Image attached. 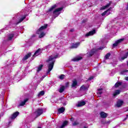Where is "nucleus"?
I'll use <instances>...</instances> for the list:
<instances>
[{"label": "nucleus", "mask_w": 128, "mask_h": 128, "mask_svg": "<svg viewBox=\"0 0 128 128\" xmlns=\"http://www.w3.org/2000/svg\"><path fill=\"white\" fill-rule=\"evenodd\" d=\"M62 100V98H59V100Z\"/></svg>", "instance_id": "nucleus-52"}, {"label": "nucleus", "mask_w": 128, "mask_h": 128, "mask_svg": "<svg viewBox=\"0 0 128 128\" xmlns=\"http://www.w3.org/2000/svg\"><path fill=\"white\" fill-rule=\"evenodd\" d=\"M110 4H112V1H110V2H109V3L108 4L106 5L102 6V7L100 8V10H106V8L110 7Z\"/></svg>", "instance_id": "nucleus-10"}, {"label": "nucleus", "mask_w": 128, "mask_h": 128, "mask_svg": "<svg viewBox=\"0 0 128 128\" xmlns=\"http://www.w3.org/2000/svg\"><path fill=\"white\" fill-rule=\"evenodd\" d=\"M96 34V30H93L92 31H90L86 34L85 36H94Z\"/></svg>", "instance_id": "nucleus-7"}, {"label": "nucleus", "mask_w": 128, "mask_h": 128, "mask_svg": "<svg viewBox=\"0 0 128 128\" xmlns=\"http://www.w3.org/2000/svg\"><path fill=\"white\" fill-rule=\"evenodd\" d=\"M128 57L126 56H125V55H124V56L121 58V60H126V58H127Z\"/></svg>", "instance_id": "nucleus-36"}, {"label": "nucleus", "mask_w": 128, "mask_h": 128, "mask_svg": "<svg viewBox=\"0 0 128 128\" xmlns=\"http://www.w3.org/2000/svg\"><path fill=\"white\" fill-rule=\"evenodd\" d=\"M76 86H78V81H76V80H74L72 81V88H74Z\"/></svg>", "instance_id": "nucleus-23"}, {"label": "nucleus", "mask_w": 128, "mask_h": 128, "mask_svg": "<svg viewBox=\"0 0 128 128\" xmlns=\"http://www.w3.org/2000/svg\"><path fill=\"white\" fill-rule=\"evenodd\" d=\"M63 106H66V102L63 103Z\"/></svg>", "instance_id": "nucleus-49"}, {"label": "nucleus", "mask_w": 128, "mask_h": 128, "mask_svg": "<svg viewBox=\"0 0 128 128\" xmlns=\"http://www.w3.org/2000/svg\"><path fill=\"white\" fill-rule=\"evenodd\" d=\"M98 94H102V92H98Z\"/></svg>", "instance_id": "nucleus-46"}, {"label": "nucleus", "mask_w": 128, "mask_h": 128, "mask_svg": "<svg viewBox=\"0 0 128 128\" xmlns=\"http://www.w3.org/2000/svg\"><path fill=\"white\" fill-rule=\"evenodd\" d=\"M44 36H46V34L44 32H42L38 36V38H44Z\"/></svg>", "instance_id": "nucleus-28"}, {"label": "nucleus", "mask_w": 128, "mask_h": 128, "mask_svg": "<svg viewBox=\"0 0 128 128\" xmlns=\"http://www.w3.org/2000/svg\"><path fill=\"white\" fill-rule=\"evenodd\" d=\"M122 82H116L115 84H114V86L115 88H118V86H122Z\"/></svg>", "instance_id": "nucleus-26"}, {"label": "nucleus", "mask_w": 128, "mask_h": 128, "mask_svg": "<svg viewBox=\"0 0 128 128\" xmlns=\"http://www.w3.org/2000/svg\"><path fill=\"white\" fill-rule=\"evenodd\" d=\"M84 22H86V20H83L82 21V24H84Z\"/></svg>", "instance_id": "nucleus-40"}, {"label": "nucleus", "mask_w": 128, "mask_h": 128, "mask_svg": "<svg viewBox=\"0 0 128 128\" xmlns=\"http://www.w3.org/2000/svg\"><path fill=\"white\" fill-rule=\"evenodd\" d=\"M93 78L92 77H90L88 80H92Z\"/></svg>", "instance_id": "nucleus-43"}, {"label": "nucleus", "mask_w": 128, "mask_h": 128, "mask_svg": "<svg viewBox=\"0 0 128 128\" xmlns=\"http://www.w3.org/2000/svg\"><path fill=\"white\" fill-rule=\"evenodd\" d=\"M54 61H52L48 65V70L46 72L48 74H50V72H52V70L54 68Z\"/></svg>", "instance_id": "nucleus-1"}, {"label": "nucleus", "mask_w": 128, "mask_h": 128, "mask_svg": "<svg viewBox=\"0 0 128 128\" xmlns=\"http://www.w3.org/2000/svg\"><path fill=\"white\" fill-rule=\"evenodd\" d=\"M128 70H124L121 71L120 74H123V76H126V72H128Z\"/></svg>", "instance_id": "nucleus-30"}, {"label": "nucleus", "mask_w": 128, "mask_h": 128, "mask_svg": "<svg viewBox=\"0 0 128 128\" xmlns=\"http://www.w3.org/2000/svg\"><path fill=\"white\" fill-rule=\"evenodd\" d=\"M94 54V52L92 51L89 54V56H92Z\"/></svg>", "instance_id": "nucleus-34"}, {"label": "nucleus", "mask_w": 128, "mask_h": 128, "mask_svg": "<svg viewBox=\"0 0 128 128\" xmlns=\"http://www.w3.org/2000/svg\"><path fill=\"white\" fill-rule=\"evenodd\" d=\"M84 128H88V127L84 126Z\"/></svg>", "instance_id": "nucleus-54"}, {"label": "nucleus", "mask_w": 128, "mask_h": 128, "mask_svg": "<svg viewBox=\"0 0 128 128\" xmlns=\"http://www.w3.org/2000/svg\"><path fill=\"white\" fill-rule=\"evenodd\" d=\"M86 102L84 101H82L78 103L77 106H78V108H80V106H84Z\"/></svg>", "instance_id": "nucleus-18"}, {"label": "nucleus", "mask_w": 128, "mask_h": 128, "mask_svg": "<svg viewBox=\"0 0 128 128\" xmlns=\"http://www.w3.org/2000/svg\"><path fill=\"white\" fill-rule=\"evenodd\" d=\"M127 6H128V4Z\"/></svg>", "instance_id": "nucleus-57"}, {"label": "nucleus", "mask_w": 128, "mask_h": 128, "mask_svg": "<svg viewBox=\"0 0 128 128\" xmlns=\"http://www.w3.org/2000/svg\"><path fill=\"white\" fill-rule=\"evenodd\" d=\"M78 122H74L73 124H72V126H78Z\"/></svg>", "instance_id": "nucleus-37"}, {"label": "nucleus", "mask_w": 128, "mask_h": 128, "mask_svg": "<svg viewBox=\"0 0 128 128\" xmlns=\"http://www.w3.org/2000/svg\"><path fill=\"white\" fill-rule=\"evenodd\" d=\"M74 29H71L70 30V32H74Z\"/></svg>", "instance_id": "nucleus-48"}, {"label": "nucleus", "mask_w": 128, "mask_h": 128, "mask_svg": "<svg viewBox=\"0 0 128 128\" xmlns=\"http://www.w3.org/2000/svg\"><path fill=\"white\" fill-rule=\"evenodd\" d=\"M110 56V53H108L107 54H106L104 58L106 60H108Z\"/></svg>", "instance_id": "nucleus-29"}, {"label": "nucleus", "mask_w": 128, "mask_h": 128, "mask_svg": "<svg viewBox=\"0 0 128 128\" xmlns=\"http://www.w3.org/2000/svg\"><path fill=\"white\" fill-rule=\"evenodd\" d=\"M18 114H20V112H18V111L14 112L12 115L11 117L10 118V120H14V118H16V116H18Z\"/></svg>", "instance_id": "nucleus-6"}, {"label": "nucleus", "mask_w": 128, "mask_h": 128, "mask_svg": "<svg viewBox=\"0 0 128 128\" xmlns=\"http://www.w3.org/2000/svg\"><path fill=\"white\" fill-rule=\"evenodd\" d=\"M38 128H42V127H38Z\"/></svg>", "instance_id": "nucleus-56"}, {"label": "nucleus", "mask_w": 128, "mask_h": 128, "mask_svg": "<svg viewBox=\"0 0 128 128\" xmlns=\"http://www.w3.org/2000/svg\"><path fill=\"white\" fill-rule=\"evenodd\" d=\"M32 53L30 52L26 54L22 59V60H26L29 58H30Z\"/></svg>", "instance_id": "nucleus-11"}, {"label": "nucleus", "mask_w": 128, "mask_h": 128, "mask_svg": "<svg viewBox=\"0 0 128 128\" xmlns=\"http://www.w3.org/2000/svg\"><path fill=\"white\" fill-rule=\"evenodd\" d=\"M62 10H64V7H61V8H56L53 12V14H56V16H60V13H58V14H56V13L58 12H62Z\"/></svg>", "instance_id": "nucleus-4"}, {"label": "nucleus", "mask_w": 128, "mask_h": 128, "mask_svg": "<svg viewBox=\"0 0 128 128\" xmlns=\"http://www.w3.org/2000/svg\"><path fill=\"white\" fill-rule=\"evenodd\" d=\"M26 16H28V14L24 15L22 18H20L19 20V21L18 22H17L15 24L16 26H18V24L22 22V20H24L26 18Z\"/></svg>", "instance_id": "nucleus-8"}, {"label": "nucleus", "mask_w": 128, "mask_h": 128, "mask_svg": "<svg viewBox=\"0 0 128 128\" xmlns=\"http://www.w3.org/2000/svg\"><path fill=\"white\" fill-rule=\"evenodd\" d=\"M82 60V57H76L75 58H74L72 60L73 62H78L79 60Z\"/></svg>", "instance_id": "nucleus-22"}, {"label": "nucleus", "mask_w": 128, "mask_h": 128, "mask_svg": "<svg viewBox=\"0 0 128 128\" xmlns=\"http://www.w3.org/2000/svg\"><path fill=\"white\" fill-rule=\"evenodd\" d=\"M98 91L100 92V90H102V88H98Z\"/></svg>", "instance_id": "nucleus-44"}, {"label": "nucleus", "mask_w": 128, "mask_h": 128, "mask_svg": "<svg viewBox=\"0 0 128 128\" xmlns=\"http://www.w3.org/2000/svg\"><path fill=\"white\" fill-rule=\"evenodd\" d=\"M69 84H70V82H66V88H68V86Z\"/></svg>", "instance_id": "nucleus-38"}, {"label": "nucleus", "mask_w": 128, "mask_h": 128, "mask_svg": "<svg viewBox=\"0 0 128 128\" xmlns=\"http://www.w3.org/2000/svg\"><path fill=\"white\" fill-rule=\"evenodd\" d=\"M70 120H71L72 122H74V118H71Z\"/></svg>", "instance_id": "nucleus-39"}, {"label": "nucleus", "mask_w": 128, "mask_h": 128, "mask_svg": "<svg viewBox=\"0 0 128 128\" xmlns=\"http://www.w3.org/2000/svg\"><path fill=\"white\" fill-rule=\"evenodd\" d=\"M28 99L26 98L25 100H24V101L22 102L20 104L18 105V106H24V104H26V102H28Z\"/></svg>", "instance_id": "nucleus-16"}, {"label": "nucleus", "mask_w": 128, "mask_h": 128, "mask_svg": "<svg viewBox=\"0 0 128 128\" xmlns=\"http://www.w3.org/2000/svg\"><path fill=\"white\" fill-rule=\"evenodd\" d=\"M100 117L102 118H106L108 117V114L104 112H102L100 113Z\"/></svg>", "instance_id": "nucleus-12"}, {"label": "nucleus", "mask_w": 128, "mask_h": 128, "mask_svg": "<svg viewBox=\"0 0 128 128\" xmlns=\"http://www.w3.org/2000/svg\"><path fill=\"white\" fill-rule=\"evenodd\" d=\"M68 120H65L63 122L62 125L59 127V128H64L68 126Z\"/></svg>", "instance_id": "nucleus-13"}, {"label": "nucleus", "mask_w": 128, "mask_h": 128, "mask_svg": "<svg viewBox=\"0 0 128 128\" xmlns=\"http://www.w3.org/2000/svg\"><path fill=\"white\" fill-rule=\"evenodd\" d=\"M126 118H128V114H126Z\"/></svg>", "instance_id": "nucleus-53"}, {"label": "nucleus", "mask_w": 128, "mask_h": 128, "mask_svg": "<svg viewBox=\"0 0 128 128\" xmlns=\"http://www.w3.org/2000/svg\"><path fill=\"white\" fill-rule=\"evenodd\" d=\"M110 10H112V8H108L107 10H108V12H110Z\"/></svg>", "instance_id": "nucleus-42"}, {"label": "nucleus", "mask_w": 128, "mask_h": 128, "mask_svg": "<svg viewBox=\"0 0 128 128\" xmlns=\"http://www.w3.org/2000/svg\"><path fill=\"white\" fill-rule=\"evenodd\" d=\"M124 40V38H120L115 42L114 44H113L112 46L114 48H116V46H118Z\"/></svg>", "instance_id": "nucleus-5"}, {"label": "nucleus", "mask_w": 128, "mask_h": 128, "mask_svg": "<svg viewBox=\"0 0 128 128\" xmlns=\"http://www.w3.org/2000/svg\"><path fill=\"white\" fill-rule=\"evenodd\" d=\"M48 28V24H45L44 26H42L38 30H37L36 34H40L42 30H46Z\"/></svg>", "instance_id": "nucleus-3"}, {"label": "nucleus", "mask_w": 128, "mask_h": 128, "mask_svg": "<svg viewBox=\"0 0 128 128\" xmlns=\"http://www.w3.org/2000/svg\"><path fill=\"white\" fill-rule=\"evenodd\" d=\"M110 121L105 122V124H110Z\"/></svg>", "instance_id": "nucleus-47"}, {"label": "nucleus", "mask_w": 128, "mask_h": 128, "mask_svg": "<svg viewBox=\"0 0 128 128\" xmlns=\"http://www.w3.org/2000/svg\"><path fill=\"white\" fill-rule=\"evenodd\" d=\"M127 118H124V120H126Z\"/></svg>", "instance_id": "nucleus-50"}, {"label": "nucleus", "mask_w": 128, "mask_h": 128, "mask_svg": "<svg viewBox=\"0 0 128 128\" xmlns=\"http://www.w3.org/2000/svg\"><path fill=\"white\" fill-rule=\"evenodd\" d=\"M124 56H126V57L128 58V52L126 53V54H124Z\"/></svg>", "instance_id": "nucleus-41"}, {"label": "nucleus", "mask_w": 128, "mask_h": 128, "mask_svg": "<svg viewBox=\"0 0 128 128\" xmlns=\"http://www.w3.org/2000/svg\"><path fill=\"white\" fill-rule=\"evenodd\" d=\"M42 68H44L43 64L39 65L38 66V69L36 70L37 72H40V70H42Z\"/></svg>", "instance_id": "nucleus-21"}, {"label": "nucleus", "mask_w": 128, "mask_h": 128, "mask_svg": "<svg viewBox=\"0 0 128 128\" xmlns=\"http://www.w3.org/2000/svg\"><path fill=\"white\" fill-rule=\"evenodd\" d=\"M66 110V108L64 107H62L58 109V112H59V114H62Z\"/></svg>", "instance_id": "nucleus-25"}, {"label": "nucleus", "mask_w": 128, "mask_h": 128, "mask_svg": "<svg viewBox=\"0 0 128 128\" xmlns=\"http://www.w3.org/2000/svg\"><path fill=\"white\" fill-rule=\"evenodd\" d=\"M80 44V42H78L76 44H73L71 46L72 48H78V46Z\"/></svg>", "instance_id": "nucleus-14"}, {"label": "nucleus", "mask_w": 128, "mask_h": 128, "mask_svg": "<svg viewBox=\"0 0 128 128\" xmlns=\"http://www.w3.org/2000/svg\"><path fill=\"white\" fill-rule=\"evenodd\" d=\"M98 50H102V47H100L98 48Z\"/></svg>", "instance_id": "nucleus-51"}, {"label": "nucleus", "mask_w": 128, "mask_h": 128, "mask_svg": "<svg viewBox=\"0 0 128 128\" xmlns=\"http://www.w3.org/2000/svg\"><path fill=\"white\" fill-rule=\"evenodd\" d=\"M120 94V90H116V91L113 94V96H116Z\"/></svg>", "instance_id": "nucleus-19"}, {"label": "nucleus", "mask_w": 128, "mask_h": 128, "mask_svg": "<svg viewBox=\"0 0 128 128\" xmlns=\"http://www.w3.org/2000/svg\"><path fill=\"white\" fill-rule=\"evenodd\" d=\"M54 58H50L48 60H46V62H52Z\"/></svg>", "instance_id": "nucleus-31"}, {"label": "nucleus", "mask_w": 128, "mask_h": 128, "mask_svg": "<svg viewBox=\"0 0 128 128\" xmlns=\"http://www.w3.org/2000/svg\"><path fill=\"white\" fill-rule=\"evenodd\" d=\"M44 90L40 92L38 94V96H44Z\"/></svg>", "instance_id": "nucleus-32"}, {"label": "nucleus", "mask_w": 128, "mask_h": 128, "mask_svg": "<svg viewBox=\"0 0 128 128\" xmlns=\"http://www.w3.org/2000/svg\"><path fill=\"white\" fill-rule=\"evenodd\" d=\"M14 36V34H10L8 36V40H12Z\"/></svg>", "instance_id": "nucleus-27"}, {"label": "nucleus", "mask_w": 128, "mask_h": 128, "mask_svg": "<svg viewBox=\"0 0 128 128\" xmlns=\"http://www.w3.org/2000/svg\"><path fill=\"white\" fill-rule=\"evenodd\" d=\"M125 80H128V76H126L125 78Z\"/></svg>", "instance_id": "nucleus-45"}, {"label": "nucleus", "mask_w": 128, "mask_h": 128, "mask_svg": "<svg viewBox=\"0 0 128 128\" xmlns=\"http://www.w3.org/2000/svg\"><path fill=\"white\" fill-rule=\"evenodd\" d=\"M58 5H56V4H55L53 6H51V8L48 10L47 12H52V10H54V8H57Z\"/></svg>", "instance_id": "nucleus-9"}, {"label": "nucleus", "mask_w": 128, "mask_h": 128, "mask_svg": "<svg viewBox=\"0 0 128 128\" xmlns=\"http://www.w3.org/2000/svg\"><path fill=\"white\" fill-rule=\"evenodd\" d=\"M40 48H38V50H36L35 52L34 53V54L32 56H39V54H40Z\"/></svg>", "instance_id": "nucleus-15"}, {"label": "nucleus", "mask_w": 128, "mask_h": 128, "mask_svg": "<svg viewBox=\"0 0 128 128\" xmlns=\"http://www.w3.org/2000/svg\"><path fill=\"white\" fill-rule=\"evenodd\" d=\"M124 104V101L122 100H120L117 102L116 106L118 108H120L122 106V104Z\"/></svg>", "instance_id": "nucleus-17"}, {"label": "nucleus", "mask_w": 128, "mask_h": 128, "mask_svg": "<svg viewBox=\"0 0 128 128\" xmlns=\"http://www.w3.org/2000/svg\"><path fill=\"white\" fill-rule=\"evenodd\" d=\"M59 78L60 80H64V75L62 74L60 75V76H59Z\"/></svg>", "instance_id": "nucleus-33"}, {"label": "nucleus", "mask_w": 128, "mask_h": 128, "mask_svg": "<svg viewBox=\"0 0 128 128\" xmlns=\"http://www.w3.org/2000/svg\"><path fill=\"white\" fill-rule=\"evenodd\" d=\"M126 112H128V108L127 109Z\"/></svg>", "instance_id": "nucleus-55"}, {"label": "nucleus", "mask_w": 128, "mask_h": 128, "mask_svg": "<svg viewBox=\"0 0 128 128\" xmlns=\"http://www.w3.org/2000/svg\"><path fill=\"white\" fill-rule=\"evenodd\" d=\"M108 12V10H106L105 12H103L102 14V16H106V13Z\"/></svg>", "instance_id": "nucleus-35"}, {"label": "nucleus", "mask_w": 128, "mask_h": 128, "mask_svg": "<svg viewBox=\"0 0 128 128\" xmlns=\"http://www.w3.org/2000/svg\"><path fill=\"white\" fill-rule=\"evenodd\" d=\"M64 90H66V87L64 86H62L60 87L59 89V92L60 94L64 92Z\"/></svg>", "instance_id": "nucleus-20"}, {"label": "nucleus", "mask_w": 128, "mask_h": 128, "mask_svg": "<svg viewBox=\"0 0 128 128\" xmlns=\"http://www.w3.org/2000/svg\"><path fill=\"white\" fill-rule=\"evenodd\" d=\"M43 112H44V110H42V108H39L37 109L34 112V114L36 116V118H38V116H42Z\"/></svg>", "instance_id": "nucleus-2"}, {"label": "nucleus", "mask_w": 128, "mask_h": 128, "mask_svg": "<svg viewBox=\"0 0 128 128\" xmlns=\"http://www.w3.org/2000/svg\"><path fill=\"white\" fill-rule=\"evenodd\" d=\"M88 88L87 86H84V85H82L80 88V90H88Z\"/></svg>", "instance_id": "nucleus-24"}]
</instances>
